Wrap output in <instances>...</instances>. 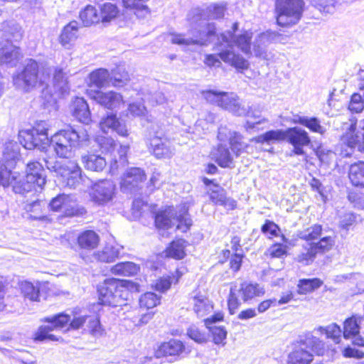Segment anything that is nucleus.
<instances>
[{
	"label": "nucleus",
	"instance_id": "nucleus-63",
	"mask_svg": "<svg viewBox=\"0 0 364 364\" xmlns=\"http://www.w3.org/2000/svg\"><path fill=\"white\" fill-rule=\"evenodd\" d=\"M171 284L172 279L171 277H163L156 280L155 288L157 291L164 292L171 287Z\"/></svg>",
	"mask_w": 364,
	"mask_h": 364
},
{
	"label": "nucleus",
	"instance_id": "nucleus-27",
	"mask_svg": "<svg viewBox=\"0 0 364 364\" xmlns=\"http://www.w3.org/2000/svg\"><path fill=\"white\" fill-rule=\"evenodd\" d=\"M99 235L93 230H85L79 234L77 244L81 249L91 250L99 244Z\"/></svg>",
	"mask_w": 364,
	"mask_h": 364
},
{
	"label": "nucleus",
	"instance_id": "nucleus-50",
	"mask_svg": "<svg viewBox=\"0 0 364 364\" xmlns=\"http://www.w3.org/2000/svg\"><path fill=\"white\" fill-rule=\"evenodd\" d=\"M360 333V324L358 320H345L343 323V337L353 338Z\"/></svg>",
	"mask_w": 364,
	"mask_h": 364
},
{
	"label": "nucleus",
	"instance_id": "nucleus-18",
	"mask_svg": "<svg viewBox=\"0 0 364 364\" xmlns=\"http://www.w3.org/2000/svg\"><path fill=\"white\" fill-rule=\"evenodd\" d=\"M145 179L146 175L143 169L136 167L131 168L122 179L121 188L123 191L135 193Z\"/></svg>",
	"mask_w": 364,
	"mask_h": 364
},
{
	"label": "nucleus",
	"instance_id": "nucleus-14",
	"mask_svg": "<svg viewBox=\"0 0 364 364\" xmlns=\"http://www.w3.org/2000/svg\"><path fill=\"white\" fill-rule=\"evenodd\" d=\"M285 141L293 146L292 154L297 156L306 155L304 146L311 144L309 133L299 127H294L285 129Z\"/></svg>",
	"mask_w": 364,
	"mask_h": 364
},
{
	"label": "nucleus",
	"instance_id": "nucleus-20",
	"mask_svg": "<svg viewBox=\"0 0 364 364\" xmlns=\"http://www.w3.org/2000/svg\"><path fill=\"white\" fill-rule=\"evenodd\" d=\"M185 350L184 343L177 339H171L161 343L156 351V356H178Z\"/></svg>",
	"mask_w": 364,
	"mask_h": 364
},
{
	"label": "nucleus",
	"instance_id": "nucleus-52",
	"mask_svg": "<svg viewBox=\"0 0 364 364\" xmlns=\"http://www.w3.org/2000/svg\"><path fill=\"white\" fill-rule=\"evenodd\" d=\"M81 309L79 307L68 309L63 312L56 314L50 317L44 318H87L86 316L80 315Z\"/></svg>",
	"mask_w": 364,
	"mask_h": 364
},
{
	"label": "nucleus",
	"instance_id": "nucleus-56",
	"mask_svg": "<svg viewBox=\"0 0 364 364\" xmlns=\"http://www.w3.org/2000/svg\"><path fill=\"white\" fill-rule=\"evenodd\" d=\"M210 200L218 205H226V193L221 187L216 186V189L210 193Z\"/></svg>",
	"mask_w": 364,
	"mask_h": 364
},
{
	"label": "nucleus",
	"instance_id": "nucleus-28",
	"mask_svg": "<svg viewBox=\"0 0 364 364\" xmlns=\"http://www.w3.org/2000/svg\"><path fill=\"white\" fill-rule=\"evenodd\" d=\"M348 177L353 186L364 188V161H359L350 166Z\"/></svg>",
	"mask_w": 364,
	"mask_h": 364
},
{
	"label": "nucleus",
	"instance_id": "nucleus-9",
	"mask_svg": "<svg viewBox=\"0 0 364 364\" xmlns=\"http://www.w3.org/2000/svg\"><path fill=\"white\" fill-rule=\"evenodd\" d=\"M341 124V141L351 149L357 148L359 151H364V119L356 127V119L349 118L347 121L338 119Z\"/></svg>",
	"mask_w": 364,
	"mask_h": 364
},
{
	"label": "nucleus",
	"instance_id": "nucleus-41",
	"mask_svg": "<svg viewBox=\"0 0 364 364\" xmlns=\"http://www.w3.org/2000/svg\"><path fill=\"white\" fill-rule=\"evenodd\" d=\"M173 218L178 223L176 228L182 232H186L192 225V220L189 217L187 208L185 207L181 208L178 212H176Z\"/></svg>",
	"mask_w": 364,
	"mask_h": 364
},
{
	"label": "nucleus",
	"instance_id": "nucleus-31",
	"mask_svg": "<svg viewBox=\"0 0 364 364\" xmlns=\"http://www.w3.org/2000/svg\"><path fill=\"white\" fill-rule=\"evenodd\" d=\"M70 196L65 193L58 194L54 197L49 203V208L53 211H64L68 215H75V210H72L70 213H67L68 207H70Z\"/></svg>",
	"mask_w": 364,
	"mask_h": 364
},
{
	"label": "nucleus",
	"instance_id": "nucleus-25",
	"mask_svg": "<svg viewBox=\"0 0 364 364\" xmlns=\"http://www.w3.org/2000/svg\"><path fill=\"white\" fill-rule=\"evenodd\" d=\"M213 155L217 164L222 168H231L233 164V157L229 148L223 144L218 145L213 151Z\"/></svg>",
	"mask_w": 364,
	"mask_h": 364
},
{
	"label": "nucleus",
	"instance_id": "nucleus-64",
	"mask_svg": "<svg viewBox=\"0 0 364 364\" xmlns=\"http://www.w3.org/2000/svg\"><path fill=\"white\" fill-rule=\"evenodd\" d=\"M356 216L352 213L344 214L340 220V227L348 230L349 228L355 222Z\"/></svg>",
	"mask_w": 364,
	"mask_h": 364
},
{
	"label": "nucleus",
	"instance_id": "nucleus-44",
	"mask_svg": "<svg viewBox=\"0 0 364 364\" xmlns=\"http://www.w3.org/2000/svg\"><path fill=\"white\" fill-rule=\"evenodd\" d=\"M312 6L320 12L332 14L337 4H341L340 0H309Z\"/></svg>",
	"mask_w": 364,
	"mask_h": 364
},
{
	"label": "nucleus",
	"instance_id": "nucleus-38",
	"mask_svg": "<svg viewBox=\"0 0 364 364\" xmlns=\"http://www.w3.org/2000/svg\"><path fill=\"white\" fill-rule=\"evenodd\" d=\"M323 283L318 278L301 279L297 284L298 292L300 294H306L321 287Z\"/></svg>",
	"mask_w": 364,
	"mask_h": 364
},
{
	"label": "nucleus",
	"instance_id": "nucleus-11",
	"mask_svg": "<svg viewBox=\"0 0 364 364\" xmlns=\"http://www.w3.org/2000/svg\"><path fill=\"white\" fill-rule=\"evenodd\" d=\"M204 95L207 100L216 102L218 106L235 116H245L247 114L246 107L240 102L237 95L233 92L208 90Z\"/></svg>",
	"mask_w": 364,
	"mask_h": 364
},
{
	"label": "nucleus",
	"instance_id": "nucleus-51",
	"mask_svg": "<svg viewBox=\"0 0 364 364\" xmlns=\"http://www.w3.org/2000/svg\"><path fill=\"white\" fill-rule=\"evenodd\" d=\"M21 289L25 298L31 301H38L39 298V289L36 288L31 282H24L21 284Z\"/></svg>",
	"mask_w": 364,
	"mask_h": 364
},
{
	"label": "nucleus",
	"instance_id": "nucleus-43",
	"mask_svg": "<svg viewBox=\"0 0 364 364\" xmlns=\"http://www.w3.org/2000/svg\"><path fill=\"white\" fill-rule=\"evenodd\" d=\"M54 87L62 95L68 93L70 87L67 81V77L62 68H56L53 74Z\"/></svg>",
	"mask_w": 364,
	"mask_h": 364
},
{
	"label": "nucleus",
	"instance_id": "nucleus-40",
	"mask_svg": "<svg viewBox=\"0 0 364 364\" xmlns=\"http://www.w3.org/2000/svg\"><path fill=\"white\" fill-rule=\"evenodd\" d=\"M119 253V248L107 245L102 251L96 253L95 257L100 262L110 263L114 262L118 258Z\"/></svg>",
	"mask_w": 364,
	"mask_h": 364
},
{
	"label": "nucleus",
	"instance_id": "nucleus-62",
	"mask_svg": "<svg viewBox=\"0 0 364 364\" xmlns=\"http://www.w3.org/2000/svg\"><path fill=\"white\" fill-rule=\"evenodd\" d=\"M268 251L272 257L280 258L287 255L286 247L280 243L272 245Z\"/></svg>",
	"mask_w": 364,
	"mask_h": 364
},
{
	"label": "nucleus",
	"instance_id": "nucleus-37",
	"mask_svg": "<svg viewBox=\"0 0 364 364\" xmlns=\"http://www.w3.org/2000/svg\"><path fill=\"white\" fill-rule=\"evenodd\" d=\"M193 310L198 317L207 316L213 311V306L210 301L203 296H194L193 298Z\"/></svg>",
	"mask_w": 364,
	"mask_h": 364
},
{
	"label": "nucleus",
	"instance_id": "nucleus-30",
	"mask_svg": "<svg viewBox=\"0 0 364 364\" xmlns=\"http://www.w3.org/2000/svg\"><path fill=\"white\" fill-rule=\"evenodd\" d=\"M140 267L132 262H119L111 268V272L114 275L132 277L136 275Z\"/></svg>",
	"mask_w": 364,
	"mask_h": 364
},
{
	"label": "nucleus",
	"instance_id": "nucleus-46",
	"mask_svg": "<svg viewBox=\"0 0 364 364\" xmlns=\"http://www.w3.org/2000/svg\"><path fill=\"white\" fill-rule=\"evenodd\" d=\"M72 170L67 174L66 186L76 188L82 182L81 169L74 163H71Z\"/></svg>",
	"mask_w": 364,
	"mask_h": 364
},
{
	"label": "nucleus",
	"instance_id": "nucleus-45",
	"mask_svg": "<svg viewBox=\"0 0 364 364\" xmlns=\"http://www.w3.org/2000/svg\"><path fill=\"white\" fill-rule=\"evenodd\" d=\"M183 243V240L171 242L166 250V256L176 259H183L186 255Z\"/></svg>",
	"mask_w": 364,
	"mask_h": 364
},
{
	"label": "nucleus",
	"instance_id": "nucleus-57",
	"mask_svg": "<svg viewBox=\"0 0 364 364\" xmlns=\"http://www.w3.org/2000/svg\"><path fill=\"white\" fill-rule=\"evenodd\" d=\"M261 231L264 235L267 236L268 238H272L279 235L280 228L273 221L266 220L261 227Z\"/></svg>",
	"mask_w": 364,
	"mask_h": 364
},
{
	"label": "nucleus",
	"instance_id": "nucleus-24",
	"mask_svg": "<svg viewBox=\"0 0 364 364\" xmlns=\"http://www.w3.org/2000/svg\"><path fill=\"white\" fill-rule=\"evenodd\" d=\"M204 321L206 328L212 335L214 343L216 345L221 344L222 346H225L226 343L225 339L227 338L228 332L224 326L215 325L217 321H220L221 320Z\"/></svg>",
	"mask_w": 364,
	"mask_h": 364
},
{
	"label": "nucleus",
	"instance_id": "nucleus-5",
	"mask_svg": "<svg viewBox=\"0 0 364 364\" xmlns=\"http://www.w3.org/2000/svg\"><path fill=\"white\" fill-rule=\"evenodd\" d=\"M129 282L114 278H107L100 282L97 285V293L101 304L113 307L126 305L129 291L125 284Z\"/></svg>",
	"mask_w": 364,
	"mask_h": 364
},
{
	"label": "nucleus",
	"instance_id": "nucleus-26",
	"mask_svg": "<svg viewBox=\"0 0 364 364\" xmlns=\"http://www.w3.org/2000/svg\"><path fill=\"white\" fill-rule=\"evenodd\" d=\"M252 33L248 31H244L242 33L237 35L232 40V48L230 50L233 53L234 46H237L247 57L252 55L251 41Z\"/></svg>",
	"mask_w": 364,
	"mask_h": 364
},
{
	"label": "nucleus",
	"instance_id": "nucleus-36",
	"mask_svg": "<svg viewBox=\"0 0 364 364\" xmlns=\"http://www.w3.org/2000/svg\"><path fill=\"white\" fill-rule=\"evenodd\" d=\"M100 21L105 24L115 19L119 15V10L116 4L106 2L100 5Z\"/></svg>",
	"mask_w": 364,
	"mask_h": 364
},
{
	"label": "nucleus",
	"instance_id": "nucleus-47",
	"mask_svg": "<svg viewBox=\"0 0 364 364\" xmlns=\"http://www.w3.org/2000/svg\"><path fill=\"white\" fill-rule=\"evenodd\" d=\"M334 238L331 236H325L320 239L317 242L310 243L316 254H323L328 252L334 245Z\"/></svg>",
	"mask_w": 364,
	"mask_h": 364
},
{
	"label": "nucleus",
	"instance_id": "nucleus-3",
	"mask_svg": "<svg viewBox=\"0 0 364 364\" xmlns=\"http://www.w3.org/2000/svg\"><path fill=\"white\" fill-rule=\"evenodd\" d=\"M88 140V135L84 129L69 127L63 129L50 138V146L60 158L70 159L75 150L83 146Z\"/></svg>",
	"mask_w": 364,
	"mask_h": 364
},
{
	"label": "nucleus",
	"instance_id": "nucleus-22",
	"mask_svg": "<svg viewBox=\"0 0 364 364\" xmlns=\"http://www.w3.org/2000/svg\"><path fill=\"white\" fill-rule=\"evenodd\" d=\"M72 114L81 123L88 124L91 122V112L89 106L82 97H76L73 101Z\"/></svg>",
	"mask_w": 364,
	"mask_h": 364
},
{
	"label": "nucleus",
	"instance_id": "nucleus-7",
	"mask_svg": "<svg viewBox=\"0 0 364 364\" xmlns=\"http://www.w3.org/2000/svg\"><path fill=\"white\" fill-rule=\"evenodd\" d=\"M264 290L257 283L242 282L235 283L230 287L228 300V310L230 315H233L237 310L241 301L247 302L255 297L262 296Z\"/></svg>",
	"mask_w": 364,
	"mask_h": 364
},
{
	"label": "nucleus",
	"instance_id": "nucleus-6",
	"mask_svg": "<svg viewBox=\"0 0 364 364\" xmlns=\"http://www.w3.org/2000/svg\"><path fill=\"white\" fill-rule=\"evenodd\" d=\"M304 8V0H275L277 23L281 27L296 25L301 19Z\"/></svg>",
	"mask_w": 364,
	"mask_h": 364
},
{
	"label": "nucleus",
	"instance_id": "nucleus-58",
	"mask_svg": "<svg viewBox=\"0 0 364 364\" xmlns=\"http://www.w3.org/2000/svg\"><path fill=\"white\" fill-rule=\"evenodd\" d=\"M316 156L321 163L326 165L331 164L336 158V154L334 151L324 147L318 148Z\"/></svg>",
	"mask_w": 364,
	"mask_h": 364
},
{
	"label": "nucleus",
	"instance_id": "nucleus-23",
	"mask_svg": "<svg viewBox=\"0 0 364 364\" xmlns=\"http://www.w3.org/2000/svg\"><path fill=\"white\" fill-rule=\"evenodd\" d=\"M294 122L299 124L309 129L311 132L321 135H323L326 132V129L321 124L320 119L316 117H309L306 116L296 115L294 116Z\"/></svg>",
	"mask_w": 364,
	"mask_h": 364
},
{
	"label": "nucleus",
	"instance_id": "nucleus-32",
	"mask_svg": "<svg viewBox=\"0 0 364 364\" xmlns=\"http://www.w3.org/2000/svg\"><path fill=\"white\" fill-rule=\"evenodd\" d=\"M84 166L86 169L100 172L106 166L107 162L104 157L96 154H88L82 158Z\"/></svg>",
	"mask_w": 364,
	"mask_h": 364
},
{
	"label": "nucleus",
	"instance_id": "nucleus-12",
	"mask_svg": "<svg viewBox=\"0 0 364 364\" xmlns=\"http://www.w3.org/2000/svg\"><path fill=\"white\" fill-rule=\"evenodd\" d=\"M15 33H12V37L6 36V39L4 42H0V66L12 68L17 65L20 56V48L14 44L21 39L22 34L19 26L15 27Z\"/></svg>",
	"mask_w": 364,
	"mask_h": 364
},
{
	"label": "nucleus",
	"instance_id": "nucleus-34",
	"mask_svg": "<svg viewBox=\"0 0 364 364\" xmlns=\"http://www.w3.org/2000/svg\"><path fill=\"white\" fill-rule=\"evenodd\" d=\"M78 23L73 21L67 24L63 29L60 36V42L63 46L70 45L77 38Z\"/></svg>",
	"mask_w": 364,
	"mask_h": 364
},
{
	"label": "nucleus",
	"instance_id": "nucleus-29",
	"mask_svg": "<svg viewBox=\"0 0 364 364\" xmlns=\"http://www.w3.org/2000/svg\"><path fill=\"white\" fill-rule=\"evenodd\" d=\"M285 140V129H272L253 138L251 141L257 144H268Z\"/></svg>",
	"mask_w": 364,
	"mask_h": 364
},
{
	"label": "nucleus",
	"instance_id": "nucleus-13",
	"mask_svg": "<svg viewBox=\"0 0 364 364\" xmlns=\"http://www.w3.org/2000/svg\"><path fill=\"white\" fill-rule=\"evenodd\" d=\"M115 185L110 180H102L92 185L90 190L92 202L97 205H105L111 202L115 195Z\"/></svg>",
	"mask_w": 364,
	"mask_h": 364
},
{
	"label": "nucleus",
	"instance_id": "nucleus-33",
	"mask_svg": "<svg viewBox=\"0 0 364 364\" xmlns=\"http://www.w3.org/2000/svg\"><path fill=\"white\" fill-rule=\"evenodd\" d=\"M269 43V36L267 33H259L253 43V52L257 58L267 59V47Z\"/></svg>",
	"mask_w": 364,
	"mask_h": 364
},
{
	"label": "nucleus",
	"instance_id": "nucleus-21",
	"mask_svg": "<svg viewBox=\"0 0 364 364\" xmlns=\"http://www.w3.org/2000/svg\"><path fill=\"white\" fill-rule=\"evenodd\" d=\"M150 145L154 156L158 158L170 157L171 151L169 142L163 138L161 132H155L154 138L151 139Z\"/></svg>",
	"mask_w": 364,
	"mask_h": 364
},
{
	"label": "nucleus",
	"instance_id": "nucleus-61",
	"mask_svg": "<svg viewBox=\"0 0 364 364\" xmlns=\"http://www.w3.org/2000/svg\"><path fill=\"white\" fill-rule=\"evenodd\" d=\"M323 331H324L326 338L333 339L336 343H340L342 333L340 326L336 324H333L328 326L326 328H323Z\"/></svg>",
	"mask_w": 364,
	"mask_h": 364
},
{
	"label": "nucleus",
	"instance_id": "nucleus-42",
	"mask_svg": "<svg viewBox=\"0 0 364 364\" xmlns=\"http://www.w3.org/2000/svg\"><path fill=\"white\" fill-rule=\"evenodd\" d=\"M128 73L122 68H117L109 73V84L116 87H123L129 81Z\"/></svg>",
	"mask_w": 364,
	"mask_h": 364
},
{
	"label": "nucleus",
	"instance_id": "nucleus-17",
	"mask_svg": "<svg viewBox=\"0 0 364 364\" xmlns=\"http://www.w3.org/2000/svg\"><path fill=\"white\" fill-rule=\"evenodd\" d=\"M87 94L92 100L109 109L118 108L123 103L122 96L114 91L102 92L90 90L87 91Z\"/></svg>",
	"mask_w": 364,
	"mask_h": 364
},
{
	"label": "nucleus",
	"instance_id": "nucleus-39",
	"mask_svg": "<svg viewBox=\"0 0 364 364\" xmlns=\"http://www.w3.org/2000/svg\"><path fill=\"white\" fill-rule=\"evenodd\" d=\"M80 18L84 26H90L100 21L97 10L93 6L88 5L80 13Z\"/></svg>",
	"mask_w": 364,
	"mask_h": 364
},
{
	"label": "nucleus",
	"instance_id": "nucleus-55",
	"mask_svg": "<svg viewBox=\"0 0 364 364\" xmlns=\"http://www.w3.org/2000/svg\"><path fill=\"white\" fill-rule=\"evenodd\" d=\"M187 336L195 342L202 344L208 341V336L205 332L198 327L193 326L188 328Z\"/></svg>",
	"mask_w": 364,
	"mask_h": 364
},
{
	"label": "nucleus",
	"instance_id": "nucleus-35",
	"mask_svg": "<svg viewBox=\"0 0 364 364\" xmlns=\"http://www.w3.org/2000/svg\"><path fill=\"white\" fill-rule=\"evenodd\" d=\"M90 82L91 86L97 88L109 85V73L107 69L99 68L90 74Z\"/></svg>",
	"mask_w": 364,
	"mask_h": 364
},
{
	"label": "nucleus",
	"instance_id": "nucleus-1",
	"mask_svg": "<svg viewBox=\"0 0 364 364\" xmlns=\"http://www.w3.org/2000/svg\"><path fill=\"white\" fill-rule=\"evenodd\" d=\"M189 21L191 23V28L189 30L191 37L186 38L183 34L173 33L171 39L172 43L180 46H207L215 42L213 50L218 52L221 60L237 70H243L249 68L247 60L226 48L230 45L229 40L232 36V32L218 34L215 23H203V21H198L197 23Z\"/></svg>",
	"mask_w": 364,
	"mask_h": 364
},
{
	"label": "nucleus",
	"instance_id": "nucleus-48",
	"mask_svg": "<svg viewBox=\"0 0 364 364\" xmlns=\"http://www.w3.org/2000/svg\"><path fill=\"white\" fill-rule=\"evenodd\" d=\"M322 233V226L321 225H314L307 229L301 231L299 237L304 240H314L321 237Z\"/></svg>",
	"mask_w": 364,
	"mask_h": 364
},
{
	"label": "nucleus",
	"instance_id": "nucleus-60",
	"mask_svg": "<svg viewBox=\"0 0 364 364\" xmlns=\"http://www.w3.org/2000/svg\"><path fill=\"white\" fill-rule=\"evenodd\" d=\"M348 109L351 112L360 113L364 109V102L360 93H354L350 98Z\"/></svg>",
	"mask_w": 364,
	"mask_h": 364
},
{
	"label": "nucleus",
	"instance_id": "nucleus-19",
	"mask_svg": "<svg viewBox=\"0 0 364 364\" xmlns=\"http://www.w3.org/2000/svg\"><path fill=\"white\" fill-rule=\"evenodd\" d=\"M100 127L104 133H107L109 130H112L122 136L127 135V129L124 122L119 120L117 115L112 113L102 118Z\"/></svg>",
	"mask_w": 364,
	"mask_h": 364
},
{
	"label": "nucleus",
	"instance_id": "nucleus-15",
	"mask_svg": "<svg viewBox=\"0 0 364 364\" xmlns=\"http://www.w3.org/2000/svg\"><path fill=\"white\" fill-rule=\"evenodd\" d=\"M226 10L225 4H214L205 9L194 8L188 14V21L197 23L198 21L223 18Z\"/></svg>",
	"mask_w": 364,
	"mask_h": 364
},
{
	"label": "nucleus",
	"instance_id": "nucleus-54",
	"mask_svg": "<svg viewBox=\"0 0 364 364\" xmlns=\"http://www.w3.org/2000/svg\"><path fill=\"white\" fill-rule=\"evenodd\" d=\"M170 213L161 211L157 213L154 217L155 225L157 228L168 229L171 227V220L168 215ZM173 215H171L172 217Z\"/></svg>",
	"mask_w": 364,
	"mask_h": 364
},
{
	"label": "nucleus",
	"instance_id": "nucleus-16",
	"mask_svg": "<svg viewBox=\"0 0 364 364\" xmlns=\"http://www.w3.org/2000/svg\"><path fill=\"white\" fill-rule=\"evenodd\" d=\"M19 141L26 149H37L40 151H44L48 146H50V139L48 134H37L30 130L26 129L19 132Z\"/></svg>",
	"mask_w": 364,
	"mask_h": 364
},
{
	"label": "nucleus",
	"instance_id": "nucleus-10",
	"mask_svg": "<svg viewBox=\"0 0 364 364\" xmlns=\"http://www.w3.org/2000/svg\"><path fill=\"white\" fill-rule=\"evenodd\" d=\"M40 63L34 59H28L22 70L13 77L14 85L25 92L30 91L38 83H43L39 75Z\"/></svg>",
	"mask_w": 364,
	"mask_h": 364
},
{
	"label": "nucleus",
	"instance_id": "nucleus-8",
	"mask_svg": "<svg viewBox=\"0 0 364 364\" xmlns=\"http://www.w3.org/2000/svg\"><path fill=\"white\" fill-rule=\"evenodd\" d=\"M46 325L41 326L34 335V341L43 342L46 341H63L62 337L55 332L65 333L70 328L78 329L82 327L85 320H46Z\"/></svg>",
	"mask_w": 364,
	"mask_h": 364
},
{
	"label": "nucleus",
	"instance_id": "nucleus-59",
	"mask_svg": "<svg viewBox=\"0 0 364 364\" xmlns=\"http://www.w3.org/2000/svg\"><path fill=\"white\" fill-rule=\"evenodd\" d=\"M97 142L102 153H109L114 150L116 145L114 140L111 137L99 136Z\"/></svg>",
	"mask_w": 364,
	"mask_h": 364
},
{
	"label": "nucleus",
	"instance_id": "nucleus-2",
	"mask_svg": "<svg viewBox=\"0 0 364 364\" xmlns=\"http://www.w3.org/2000/svg\"><path fill=\"white\" fill-rule=\"evenodd\" d=\"M46 177L43 166L38 161L28 163L26 174L2 168L0 171L1 185L4 188L11 186L14 192L20 195L37 191L36 187L41 189L46 184Z\"/></svg>",
	"mask_w": 364,
	"mask_h": 364
},
{
	"label": "nucleus",
	"instance_id": "nucleus-49",
	"mask_svg": "<svg viewBox=\"0 0 364 364\" xmlns=\"http://www.w3.org/2000/svg\"><path fill=\"white\" fill-rule=\"evenodd\" d=\"M160 303V296H158L154 292H146L139 299V305L141 308L151 309Z\"/></svg>",
	"mask_w": 364,
	"mask_h": 364
},
{
	"label": "nucleus",
	"instance_id": "nucleus-4",
	"mask_svg": "<svg viewBox=\"0 0 364 364\" xmlns=\"http://www.w3.org/2000/svg\"><path fill=\"white\" fill-rule=\"evenodd\" d=\"M326 349V343L311 333L300 336L287 356V364H311L314 354L323 355Z\"/></svg>",
	"mask_w": 364,
	"mask_h": 364
},
{
	"label": "nucleus",
	"instance_id": "nucleus-53",
	"mask_svg": "<svg viewBox=\"0 0 364 364\" xmlns=\"http://www.w3.org/2000/svg\"><path fill=\"white\" fill-rule=\"evenodd\" d=\"M314 250L311 244L308 247H305L304 251L297 256V261L304 265H308L313 262L317 254Z\"/></svg>",
	"mask_w": 364,
	"mask_h": 364
}]
</instances>
